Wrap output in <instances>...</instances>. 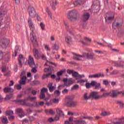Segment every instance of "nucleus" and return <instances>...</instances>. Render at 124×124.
I'll return each instance as SVG.
<instances>
[{
	"label": "nucleus",
	"instance_id": "20e7f679",
	"mask_svg": "<svg viewBox=\"0 0 124 124\" xmlns=\"http://www.w3.org/2000/svg\"><path fill=\"white\" fill-rule=\"evenodd\" d=\"M27 101L28 100L27 99H17L16 101V103L22 106H27L28 107H33L34 106V105L28 102Z\"/></svg>",
	"mask_w": 124,
	"mask_h": 124
},
{
	"label": "nucleus",
	"instance_id": "bb28decb",
	"mask_svg": "<svg viewBox=\"0 0 124 124\" xmlns=\"http://www.w3.org/2000/svg\"><path fill=\"white\" fill-rule=\"evenodd\" d=\"M3 92L4 93H12V92H13V89H12L11 88L5 87L3 89Z\"/></svg>",
	"mask_w": 124,
	"mask_h": 124
},
{
	"label": "nucleus",
	"instance_id": "9b49d317",
	"mask_svg": "<svg viewBox=\"0 0 124 124\" xmlns=\"http://www.w3.org/2000/svg\"><path fill=\"white\" fill-rule=\"evenodd\" d=\"M86 3L85 0H76L74 2V5L75 6H81V5H83V4H85Z\"/></svg>",
	"mask_w": 124,
	"mask_h": 124
},
{
	"label": "nucleus",
	"instance_id": "cd10ccee",
	"mask_svg": "<svg viewBox=\"0 0 124 124\" xmlns=\"http://www.w3.org/2000/svg\"><path fill=\"white\" fill-rule=\"evenodd\" d=\"M16 113H18L19 114H22V115H19L20 118H23L24 117V111H23V109L22 108H17L16 109Z\"/></svg>",
	"mask_w": 124,
	"mask_h": 124
},
{
	"label": "nucleus",
	"instance_id": "a878e982",
	"mask_svg": "<svg viewBox=\"0 0 124 124\" xmlns=\"http://www.w3.org/2000/svg\"><path fill=\"white\" fill-rule=\"evenodd\" d=\"M27 79V77L24 76L21 77V80L19 81L20 85H25L26 84V79Z\"/></svg>",
	"mask_w": 124,
	"mask_h": 124
},
{
	"label": "nucleus",
	"instance_id": "0e129e2a",
	"mask_svg": "<svg viewBox=\"0 0 124 124\" xmlns=\"http://www.w3.org/2000/svg\"><path fill=\"white\" fill-rule=\"evenodd\" d=\"M3 56V53L2 51L0 50V61L1 60V59H2V57Z\"/></svg>",
	"mask_w": 124,
	"mask_h": 124
},
{
	"label": "nucleus",
	"instance_id": "3c124183",
	"mask_svg": "<svg viewBox=\"0 0 124 124\" xmlns=\"http://www.w3.org/2000/svg\"><path fill=\"white\" fill-rule=\"evenodd\" d=\"M46 92H48V89L47 88H44L41 90V93H46Z\"/></svg>",
	"mask_w": 124,
	"mask_h": 124
},
{
	"label": "nucleus",
	"instance_id": "f8f14e48",
	"mask_svg": "<svg viewBox=\"0 0 124 124\" xmlns=\"http://www.w3.org/2000/svg\"><path fill=\"white\" fill-rule=\"evenodd\" d=\"M80 120H78L76 121V124H87L88 123L84 120H82L83 119H85L88 120V117L81 116L80 117Z\"/></svg>",
	"mask_w": 124,
	"mask_h": 124
},
{
	"label": "nucleus",
	"instance_id": "052dcab7",
	"mask_svg": "<svg viewBox=\"0 0 124 124\" xmlns=\"http://www.w3.org/2000/svg\"><path fill=\"white\" fill-rule=\"evenodd\" d=\"M85 40H86V41H88V42H91V41H92V39L89 38V37H85L84 38Z\"/></svg>",
	"mask_w": 124,
	"mask_h": 124
},
{
	"label": "nucleus",
	"instance_id": "6e6d98bb",
	"mask_svg": "<svg viewBox=\"0 0 124 124\" xmlns=\"http://www.w3.org/2000/svg\"><path fill=\"white\" fill-rule=\"evenodd\" d=\"M117 104H119V105H120V106H124V102L122 101H117Z\"/></svg>",
	"mask_w": 124,
	"mask_h": 124
},
{
	"label": "nucleus",
	"instance_id": "b1692460",
	"mask_svg": "<svg viewBox=\"0 0 124 124\" xmlns=\"http://www.w3.org/2000/svg\"><path fill=\"white\" fill-rule=\"evenodd\" d=\"M0 120L3 124H8V119L5 116H2L0 117Z\"/></svg>",
	"mask_w": 124,
	"mask_h": 124
},
{
	"label": "nucleus",
	"instance_id": "423d86ee",
	"mask_svg": "<svg viewBox=\"0 0 124 124\" xmlns=\"http://www.w3.org/2000/svg\"><path fill=\"white\" fill-rule=\"evenodd\" d=\"M65 102L67 106H76L78 104L77 101H72V98L69 96L66 97Z\"/></svg>",
	"mask_w": 124,
	"mask_h": 124
},
{
	"label": "nucleus",
	"instance_id": "ea45409f",
	"mask_svg": "<svg viewBox=\"0 0 124 124\" xmlns=\"http://www.w3.org/2000/svg\"><path fill=\"white\" fill-rule=\"evenodd\" d=\"M84 98L85 100H88V99H90V95L88 93H85L84 95Z\"/></svg>",
	"mask_w": 124,
	"mask_h": 124
},
{
	"label": "nucleus",
	"instance_id": "393cba45",
	"mask_svg": "<svg viewBox=\"0 0 124 124\" xmlns=\"http://www.w3.org/2000/svg\"><path fill=\"white\" fill-rule=\"evenodd\" d=\"M56 112L57 114L60 116V117H62V118H63L64 117V113H63V112L61 108H57L56 109Z\"/></svg>",
	"mask_w": 124,
	"mask_h": 124
},
{
	"label": "nucleus",
	"instance_id": "bf43d9fd",
	"mask_svg": "<svg viewBox=\"0 0 124 124\" xmlns=\"http://www.w3.org/2000/svg\"><path fill=\"white\" fill-rule=\"evenodd\" d=\"M67 93H68V89H65L62 91V93H63V94H66Z\"/></svg>",
	"mask_w": 124,
	"mask_h": 124
},
{
	"label": "nucleus",
	"instance_id": "603ef678",
	"mask_svg": "<svg viewBox=\"0 0 124 124\" xmlns=\"http://www.w3.org/2000/svg\"><path fill=\"white\" fill-rule=\"evenodd\" d=\"M53 50H55L56 51H58V50H59V46L57 45V44H54L53 46Z\"/></svg>",
	"mask_w": 124,
	"mask_h": 124
},
{
	"label": "nucleus",
	"instance_id": "f257e3e1",
	"mask_svg": "<svg viewBox=\"0 0 124 124\" xmlns=\"http://www.w3.org/2000/svg\"><path fill=\"white\" fill-rule=\"evenodd\" d=\"M28 25L29 26V28L32 32L31 33L30 37L31 39V41L32 42L33 45L35 46H37L38 44L37 43V41L35 38H34V36H33V31L35 30V27H34V24L33 22H32V20L31 18L28 19Z\"/></svg>",
	"mask_w": 124,
	"mask_h": 124
},
{
	"label": "nucleus",
	"instance_id": "13d9d810",
	"mask_svg": "<svg viewBox=\"0 0 124 124\" xmlns=\"http://www.w3.org/2000/svg\"><path fill=\"white\" fill-rule=\"evenodd\" d=\"M52 101H53V103L58 104V103H59L60 100H59V99H53L52 100Z\"/></svg>",
	"mask_w": 124,
	"mask_h": 124
},
{
	"label": "nucleus",
	"instance_id": "7c9ffc66",
	"mask_svg": "<svg viewBox=\"0 0 124 124\" xmlns=\"http://www.w3.org/2000/svg\"><path fill=\"white\" fill-rule=\"evenodd\" d=\"M113 124H124V118H121L119 121L113 123Z\"/></svg>",
	"mask_w": 124,
	"mask_h": 124
},
{
	"label": "nucleus",
	"instance_id": "2f4dec72",
	"mask_svg": "<svg viewBox=\"0 0 124 124\" xmlns=\"http://www.w3.org/2000/svg\"><path fill=\"white\" fill-rule=\"evenodd\" d=\"M73 118L70 117L69 119V121H65V124H73Z\"/></svg>",
	"mask_w": 124,
	"mask_h": 124
},
{
	"label": "nucleus",
	"instance_id": "a19ab883",
	"mask_svg": "<svg viewBox=\"0 0 124 124\" xmlns=\"http://www.w3.org/2000/svg\"><path fill=\"white\" fill-rule=\"evenodd\" d=\"M13 111L12 110H7L6 111V115L7 116H12V115H13Z\"/></svg>",
	"mask_w": 124,
	"mask_h": 124
},
{
	"label": "nucleus",
	"instance_id": "58836bf2",
	"mask_svg": "<svg viewBox=\"0 0 124 124\" xmlns=\"http://www.w3.org/2000/svg\"><path fill=\"white\" fill-rule=\"evenodd\" d=\"M78 89H79V85L78 84H76L72 87L71 91H75L78 90Z\"/></svg>",
	"mask_w": 124,
	"mask_h": 124
},
{
	"label": "nucleus",
	"instance_id": "72a5a7b5",
	"mask_svg": "<svg viewBox=\"0 0 124 124\" xmlns=\"http://www.w3.org/2000/svg\"><path fill=\"white\" fill-rule=\"evenodd\" d=\"M39 98L40 99H44L45 100H48V98H45V93H42L41 92V94L40 95Z\"/></svg>",
	"mask_w": 124,
	"mask_h": 124
},
{
	"label": "nucleus",
	"instance_id": "680f3d73",
	"mask_svg": "<svg viewBox=\"0 0 124 124\" xmlns=\"http://www.w3.org/2000/svg\"><path fill=\"white\" fill-rule=\"evenodd\" d=\"M37 92L34 90H33L31 91V93L33 94V95H35L36 94Z\"/></svg>",
	"mask_w": 124,
	"mask_h": 124
},
{
	"label": "nucleus",
	"instance_id": "09e8293b",
	"mask_svg": "<svg viewBox=\"0 0 124 124\" xmlns=\"http://www.w3.org/2000/svg\"><path fill=\"white\" fill-rule=\"evenodd\" d=\"M54 94L57 96H59L61 94V92H60V90H56L54 92Z\"/></svg>",
	"mask_w": 124,
	"mask_h": 124
},
{
	"label": "nucleus",
	"instance_id": "7ed1b4c3",
	"mask_svg": "<svg viewBox=\"0 0 124 124\" xmlns=\"http://www.w3.org/2000/svg\"><path fill=\"white\" fill-rule=\"evenodd\" d=\"M28 63L31 67H33L31 70V72H33V73H36V72H37V70H36V68H35L36 65L34 62V60H33V58H32L31 56H29Z\"/></svg>",
	"mask_w": 124,
	"mask_h": 124
},
{
	"label": "nucleus",
	"instance_id": "2eb2a0df",
	"mask_svg": "<svg viewBox=\"0 0 124 124\" xmlns=\"http://www.w3.org/2000/svg\"><path fill=\"white\" fill-rule=\"evenodd\" d=\"M98 93V92H93L91 93L90 94V98H92L94 99H98L99 98H100V96L97 95Z\"/></svg>",
	"mask_w": 124,
	"mask_h": 124
},
{
	"label": "nucleus",
	"instance_id": "69168bd1",
	"mask_svg": "<svg viewBox=\"0 0 124 124\" xmlns=\"http://www.w3.org/2000/svg\"><path fill=\"white\" fill-rule=\"evenodd\" d=\"M95 53H97L98 54H103V52L100 50H95Z\"/></svg>",
	"mask_w": 124,
	"mask_h": 124
},
{
	"label": "nucleus",
	"instance_id": "dca6fc26",
	"mask_svg": "<svg viewBox=\"0 0 124 124\" xmlns=\"http://www.w3.org/2000/svg\"><path fill=\"white\" fill-rule=\"evenodd\" d=\"M6 13H7V10L3 7H1L0 8V17H4V16L6 15Z\"/></svg>",
	"mask_w": 124,
	"mask_h": 124
},
{
	"label": "nucleus",
	"instance_id": "a18cd8bd",
	"mask_svg": "<svg viewBox=\"0 0 124 124\" xmlns=\"http://www.w3.org/2000/svg\"><path fill=\"white\" fill-rule=\"evenodd\" d=\"M40 26L42 31H44L45 30V24H44V23L41 22L40 24Z\"/></svg>",
	"mask_w": 124,
	"mask_h": 124
},
{
	"label": "nucleus",
	"instance_id": "8fccbe9b",
	"mask_svg": "<svg viewBox=\"0 0 124 124\" xmlns=\"http://www.w3.org/2000/svg\"><path fill=\"white\" fill-rule=\"evenodd\" d=\"M74 72V70H73L68 69L67 70V73H68V74H69L70 75L71 74L72 75L73 74Z\"/></svg>",
	"mask_w": 124,
	"mask_h": 124
},
{
	"label": "nucleus",
	"instance_id": "5fc2aeb1",
	"mask_svg": "<svg viewBox=\"0 0 124 124\" xmlns=\"http://www.w3.org/2000/svg\"><path fill=\"white\" fill-rule=\"evenodd\" d=\"M16 90H21L22 89V86L20 84H17L15 86Z\"/></svg>",
	"mask_w": 124,
	"mask_h": 124
},
{
	"label": "nucleus",
	"instance_id": "9d476101",
	"mask_svg": "<svg viewBox=\"0 0 124 124\" xmlns=\"http://www.w3.org/2000/svg\"><path fill=\"white\" fill-rule=\"evenodd\" d=\"M120 93H122L123 95H124V91L117 92L116 91H112L109 93V96L113 98L116 97L118 96V94H120Z\"/></svg>",
	"mask_w": 124,
	"mask_h": 124
},
{
	"label": "nucleus",
	"instance_id": "aec40b11",
	"mask_svg": "<svg viewBox=\"0 0 124 124\" xmlns=\"http://www.w3.org/2000/svg\"><path fill=\"white\" fill-rule=\"evenodd\" d=\"M33 56L35 58V59H36L37 60L39 59L40 56H39V52L38 51V50L34 48V49H33Z\"/></svg>",
	"mask_w": 124,
	"mask_h": 124
},
{
	"label": "nucleus",
	"instance_id": "ddd939ff",
	"mask_svg": "<svg viewBox=\"0 0 124 124\" xmlns=\"http://www.w3.org/2000/svg\"><path fill=\"white\" fill-rule=\"evenodd\" d=\"M91 86H92V87L95 86V89L97 90H99V89L101 88V84H100V83H97L96 81H91Z\"/></svg>",
	"mask_w": 124,
	"mask_h": 124
},
{
	"label": "nucleus",
	"instance_id": "0eeeda50",
	"mask_svg": "<svg viewBox=\"0 0 124 124\" xmlns=\"http://www.w3.org/2000/svg\"><path fill=\"white\" fill-rule=\"evenodd\" d=\"M75 56H78L79 58H85L86 59H89V60H93V59L94 55L92 53H83L82 55H80L77 53H73Z\"/></svg>",
	"mask_w": 124,
	"mask_h": 124
},
{
	"label": "nucleus",
	"instance_id": "f03ea898",
	"mask_svg": "<svg viewBox=\"0 0 124 124\" xmlns=\"http://www.w3.org/2000/svg\"><path fill=\"white\" fill-rule=\"evenodd\" d=\"M77 14H78V12L76 10L69 11L67 15V18L69 20H70V21L76 20L77 18Z\"/></svg>",
	"mask_w": 124,
	"mask_h": 124
},
{
	"label": "nucleus",
	"instance_id": "6e6552de",
	"mask_svg": "<svg viewBox=\"0 0 124 124\" xmlns=\"http://www.w3.org/2000/svg\"><path fill=\"white\" fill-rule=\"evenodd\" d=\"M29 13L31 18H34L36 16V12H35V9L32 6H30L29 7Z\"/></svg>",
	"mask_w": 124,
	"mask_h": 124
},
{
	"label": "nucleus",
	"instance_id": "f704fd0d",
	"mask_svg": "<svg viewBox=\"0 0 124 124\" xmlns=\"http://www.w3.org/2000/svg\"><path fill=\"white\" fill-rule=\"evenodd\" d=\"M72 76H73V77H77V78H76V80H78L79 78V73L77 72L74 71Z\"/></svg>",
	"mask_w": 124,
	"mask_h": 124
},
{
	"label": "nucleus",
	"instance_id": "1a4fd4ad",
	"mask_svg": "<svg viewBox=\"0 0 124 124\" xmlns=\"http://www.w3.org/2000/svg\"><path fill=\"white\" fill-rule=\"evenodd\" d=\"M63 81L64 82L65 85L67 86L72 85V84H74V83H75V81L71 78L69 79L66 78H63Z\"/></svg>",
	"mask_w": 124,
	"mask_h": 124
},
{
	"label": "nucleus",
	"instance_id": "412c9836",
	"mask_svg": "<svg viewBox=\"0 0 124 124\" xmlns=\"http://www.w3.org/2000/svg\"><path fill=\"white\" fill-rule=\"evenodd\" d=\"M122 26H123L122 23L117 22L116 23H113L112 24V28L113 29H114V30H116V29H119V28H121Z\"/></svg>",
	"mask_w": 124,
	"mask_h": 124
},
{
	"label": "nucleus",
	"instance_id": "e2e57ef3",
	"mask_svg": "<svg viewBox=\"0 0 124 124\" xmlns=\"http://www.w3.org/2000/svg\"><path fill=\"white\" fill-rule=\"evenodd\" d=\"M29 119L31 122H33L34 121V117L33 116H30L29 117Z\"/></svg>",
	"mask_w": 124,
	"mask_h": 124
},
{
	"label": "nucleus",
	"instance_id": "4d7b16f0",
	"mask_svg": "<svg viewBox=\"0 0 124 124\" xmlns=\"http://www.w3.org/2000/svg\"><path fill=\"white\" fill-rule=\"evenodd\" d=\"M119 73V71L117 70L113 71L111 73H110V75H116Z\"/></svg>",
	"mask_w": 124,
	"mask_h": 124
},
{
	"label": "nucleus",
	"instance_id": "37998d69",
	"mask_svg": "<svg viewBox=\"0 0 124 124\" xmlns=\"http://www.w3.org/2000/svg\"><path fill=\"white\" fill-rule=\"evenodd\" d=\"M19 51H20L19 46H16V49L15 50V57H16L17 56V53H18V52H19Z\"/></svg>",
	"mask_w": 124,
	"mask_h": 124
},
{
	"label": "nucleus",
	"instance_id": "c85d7f7f",
	"mask_svg": "<svg viewBox=\"0 0 124 124\" xmlns=\"http://www.w3.org/2000/svg\"><path fill=\"white\" fill-rule=\"evenodd\" d=\"M24 61V58H23V55H19V58H18V62H19V65L20 66H21V67H22V62H23Z\"/></svg>",
	"mask_w": 124,
	"mask_h": 124
},
{
	"label": "nucleus",
	"instance_id": "4be33fe9",
	"mask_svg": "<svg viewBox=\"0 0 124 124\" xmlns=\"http://www.w3.org/2000/svg\"><path fill=\"white\" fill-rule=\"evenodd\" d=\"M6 40L5 39H3V40H1L0 41V47L1 48H6Z\"/></svg>",
	"mask_w": 124,
	"mask_h": 124
},
{
	"label": "nucleus",
	"instance_id": "e433bc0d",
	"mask_svg": "<svg viewBox=\"0 0 124 124\" xmlns=\"http://www.w3.org/2000/svg\"><path fill=\"white\" fill-rule=\"evenodd\" d=\"M46 11L47 12L48 16L52 19V13H51V12H50V10H49V8L46 7Z\"/></svg>",
	"mask_w": 124,
	"mask_h": 124
},
{
	"label": "nucleus",
	"instance_id": "774afa93",
	"mask_svg": "<svg viewBox=\"0 0 124 124\" xmlns=\"http://www.w3.org/2000/svg\"><path fill=\"white\" fill-rule=\"evenodd\" d=\"M85 77V75H78V79H81V78H84Z\"/></svg>",
	"mask_w": 124,
	"mask_h": 124
},
{
	"label": "nucleus",
	"instance_id": "864d4df0",
	"mask_svg": "<svg viewBox=\"0 0 124 124\" xmlns=\"http://www.w3.org/2000/svg\"><path fill=\"white\" fill-rule=\"evenodd\" d=\"M92 86V82L90 83L88 82L85 84V87H86L87 89H90V87Z\"/></svg>",
	"mask_w": 124,
	"mask_h": 124
},
{
	"label": "nucleus",
	"instance_id": "4c0bfd02",
	"mask_svg": "<svg viewBox=\"0 0 124 124\" xmlns=\"http://www.w3.org/2000/svg\"><path fill=\"white\" fill-rule=\"evenodd\" d=\"M107 96H110L109 93H104L102 95L100 96V98H101V97H107Z\"/></svg>",
	"mask_w": 124,
	"mask_h": 124
},
{
	"label": "nucleus",
	"instance_id": "c9c22d12",
	"mask_svg": "<svg viewBox=\"0 0 124 124\" xmlns=\"http://www.w3.org/2000/svg\"><path fill=\"white\" fill-rule=\"evenodd\" d=\"M12 97V95H7L4 99L6 101H8V100H10Z\"/></svg>",
	"mask_w": 124,
	"mask_h": 124
},
{
	"label": "nucleus",
	"instance_id": "f3484780",
	"mask_svg": "<svg viewBox=\"0 0 124 124\" xmlns=\"http://www.w3.org/2000/svg\"><path fill=\"white\" fill-rule=\"evenodd\" d=\"M65 42L67 44L70 45L72 43V38L71 36L69 34H68L65 38Z\"/></svg>",
	"mask_w": 124,
	"mask_h": 124
},
{
	"label": "nucleus",
	"instance_id": "5701e85b",
	"mask_svg": "<svg viewBox=\"0 0 124 124\" xmlns=\"http://www.w3.org/2000/svg\"><path fill=\"white\" fill-rule=\"evenodd\" d=\"M47 88H48L49 91L50 93L54 92V90L56 89L55 86H53V83H48L47 85Z\"/></svg>",
	"mask_w": 124,
	"mask_h": 124
},
{
	"label": "nucleus",
	"instance_id": "473e14b6",
	"mask_svg": "<svg viewBox=\"0 0 124 124\" xmlns=\"http://www.w3.org/2000/svg\"><path fill=\"white\" fill-rule=\"evenodd\" d=\"M109 115H111V113L109 111H104L101 113V116H103L104 117L109 116Z\"/></svg>",
	"mask_w": 124,
	"mask_h": 124
},
{
	"label": "nucleus",
	"instance_id": "79ce46f5",
	"mask_svg": "<svg viewBox=\"0 0 124 124\" xmlns=\"http://www.w3.org/2000/svg\"><path fill=\"white\" fill-rule=\"evenodd\" d=\"M66 70L65 69L60 71L59 72H58L57 73V75L58 76V77H60V76H61V75H62V74H63V73H64V72H65Z\"/></svg>",
	"mask_w": 124,
	"mask_h": 124
},
{
	"label": "nucleus",
	"instance_id": "de8ad7c7",
	"mask_svg": "<svg viewBox=\"0 0 124 124\" xmlns=\"http://www.w3.org/2000/svg\"><path fill=\"white\" fill-rule=\"evenodd\" d=\"M85 82H88V80L87 79H79L77 81V83H85Z\"/></svg>",
	"mask_w": 124,
	"mask_h": 124
},
{
	"label": "nucleus",
	"instance_id": "4468645a",
	"mask_svg": "<svg viewBox=\"0 0 124 124\" xmlns=\"http://www.w3.org/2000/svg\"><path fill=\"white\" fill-rule=\"evenodd\" d=\"M49 3L52 9H53V10H56V6H57V5L58 4L57 0H49Z\"/></svg>",
	"mask_w": 124,
	"mask_h": 124
},
{
	"label": "nucleus",
	"instance_id": "39448f33",
	"mask_svg": "<svg viewBox=\"0 0 124 124\" xmlns=\"http://www.w3.org/2000/svg\"><path fill=\"white\" fill-rule=\"evenodd\" d=\"M44 71L45 72H48V74L43 75L42 77L43 79H46V78L49 77L52 74V71H54V67L49 66L48 68H45Z\"/></svg>",
	"mask_w": 124,
	"mask_h": 124
},
{
	"label": "nucleus",
	"instance_id": "338daca9",
	"mask_svg": "<svg viewBox=\"0 0 124 124\" xmlns=\"http://www.w3.org/2000/svg\"><path fill=\"white\" fill-rule=\"evenodd\" d=\"M49 114H51V115H54V114H55V111H53V109H49Z\"/></svg>",
	"mask_w": 124,
	"mask_h": 124
},
{
	"label": "nucleus",
	"instance_id": "6ab92c4d",
	"mask_svg": "<svg viewBox=\"0 0 124 124\" xmlns=\"http://www.w3.org/2000/svg\"><path fill=\"white\" fill-rule=\"evenodd\" d=\"M89 18H90V14L89 13H86L83 14L82 16L81 17V20L83 22H86L89 20Z\"/></svg>",
	"mask_w": 124,
	"mask_h": 124
},
{
	"label": "nucleus",
	"instance_id": "c756f323",
	"mask_svg": "<svg viewBox=\"0 0 124 124\" xmlns=\"http://www.w3.org/2000/svg\"><path fill=\"white\" fill-rule=\"evenodd\" d=\"M114 18H115L114 16H108V18L106 17V21L108 23H110V22H112V21L114 20Z\"/></svg>",
	"mask_w": 124,
	"mask_h": 124
},
{
	"label": "nucleus",
	"instance_id": "c03bdc74",
	"mask_svg": "<svg viewBox=\"0 0 124 124\" xmlns=\"http://www.w3.org/2000/svg\"><path fill=\"white\" fill-rule=\"evenodd\" d=\"M28 100H31V102H34L36 100V97H29Z\"/></svg>",
	"mask_w": 124,
	"mask_h": 124
},
{
	"label": "nucleus",
	"instance_id": "a211bd4d",
	"mask_svg": "<svg viewBox=\"0 0 124 124\" xmlns=\"http://www.w3.org/2000/svg\"><path fill=\"white\" fill-rule=\"evenodd\" d=\"M105 75L103 74H96L89 75V78H100V77H104Z\"/></svg>",
	"mask_w": 124,
	"mask_h": 124
},
{
	"label": "nucleus",
	"instance_id": "49530a36",
	"mask_svg": "<svg viewBox=\"0 0 124 124\" xmlns=\"http://www.w3.org/2000/svg\"><path fill=\"white\" fill-rule=\"evenodd\" d=\"M45 49L47 52H50L51 51V48H50V47H49V46L47 45H45Z\"/></svg>",
	"mask_w": 124,
	"mask_h": 124
}]
</instances>
